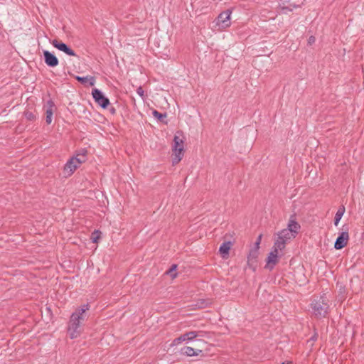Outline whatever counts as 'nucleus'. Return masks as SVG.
Wrapping results in <instances>:
<instances>
[{
	"mask_svg": "<svg viewBox=\"0 0 364 364\" xmlns=\"http://www.w3.org/2000/svg\"><path fill=\"white\" fill-rule=\"evenodd\" d=\"M88 309L89 305L85 304L72 314L68 327V333L70 338L73 339L80 336L82 332L80 323L85 320V314Z\"/></svg>",
	"mask_w": 364,
	"mask_h": 364,
	"instance_id": "1",
	"label": "nucleus"
},
{
	"mask_svg": "<svg viewBox=\"0 0 364 364\" xmlns=\"http://www.w3.org/2000/svg\"><path fill=\"white\" fill-rule=\"evenodd\" d=\"M183 139V132L181 131L177 132L173 138V152L174 157L173 159V164H178L182 159L184 149Z\"/></svg>",
	"mask_w": 364,
	"mask_h": 364,
	"instance_id": "2",
	"label": "nucleus"
},
{
	"mask_svg": "<svg viewBox=\"0 0 364 364\" xmlns=\"http://www.w3.org/2000/svg\"><path fill=\"white\" fill-rule=\"evenodd\" d=\"M207 335V332L203 331H191L186 332L179 337L175 338L172 342V346H177L182 342H190L198 338H203Z\"/></svg>",
	"mask_w": 364,
	"mask_h": 364,
	"instance_id": "3",
	"label": "nucleus"
},
{
	"mask_svg": "<svg viewBox=\"0 0 364 364\" xmlns=\"http://www.w3.org/2000/svg\"><path fill=\"white\" fill-rule=\"evenodd\" d=\"M326 301V299L321 296L318 300H315L311 303L314 314L316 317L321 318L327 315L328 305Z\"/></svg>",
	"mask_w": 364,
	"mask_h": 364,
	"instance_id": "4",
	"label": "nucleus"
},
{
	"mask_svg": "<svg viewBox=\"0 0 364 364\" xmlns=\"http://www.w3.org/2000/svg\"><path fill=\"white\" fill-rule=\"evenodd\" d=\"M295 237L293 233H290L286 228L283 229L277 233V238L276 239L274 244L276 248H280L282 250L285 247L287 241Z\"/></svg>",
	"mask_w": 364,
	"mask_h": 364,
	"instance_id": "5",
	"label": "nucleus"
},
{
	"mask_svg": "<svg viewBox=\"0 0 364 364\" xmlns=\"http://www.w3.org/2000/svg\"><path fill=\"white\" fill-rule=\"evenodd\" d=\"M71 158L65 165L64 171L68 174H72L76 168L85 161V156L82 155Z\"/></svg>",
	"mask_w": 364,
	"mask_h": 364,
	"instance_id": "6",
	"label": "nucleus"
},
{
	"mask_svg": "<svg viewBox=\"0 0 364 364\" xmlns=\"http://www.w3.org/2000/svg\"><path fill=\"white\" fill-rule=\"evenodd\" d=\"M231 11L228 9L220 13L216 20V24L220 28L224 29L230 26Z\"/></svg>",
	"mask_w": 364,
	"mask_h": 364,
	"instance_id": "7",
	"label": "nucleus"
},
{
	"mask_svg": "<svg viewBox=\"0 0 364 364\" xmlns=\"http://www.w3.org/2000/svg\"><path fill=\"white\" fill-rule=\"evenodd\" d=\"M92 97L95 102L102 108H106L109 105V100L98 89L95 88L92 92Z\"/></svg>",
	"mask_w": 364,
	"mask_h": 364,
	"instance_id": "8",
	"label": "nucleus"
},
{
	"mask_svg": "<svg viewBox=\"0 0 364 364\" xmlns=\"http://www.w3.org/2000/svg\"><path fill=\"white\" fill-rule=\"evenodd\" d=\"M349 235L348 228H346L345 230L342 231L339 236L337 237L334 244L335 249L341 250L343 248L347 245Z\"/></svg>",
	"mask_w": 364,
	"mask_h": 364,
	"instance_id": "9",
	"label": "nucleus"
},
{
	"mask_svg": "<svg viewBox=\"0 0 364 364\" xmlns=\"http://www.w3.org/2000/svg\"><path fill=\"white\" fill-rule=\"evenodd\" d=\"M280 250V248H276L275 245H274L272 251L269 252L267 259V267L272 269L274 266L278 262V251Z\"/></svg>",
	"mask_w": 364,
	"mask_h": 364,
	"instance_id": "10",
	"label": "nucleus"
},
{
	"mask_svg": "<svg viewBox=\"0 0 364 364\" xmlns=\"http://www.w3.org/2000/svg\"><path fill=\"white\" fill-rule=\"evenodd\" d=\"M52 45L59 50L64 52L70 56H76L75 51L63 42L58 40H53L52 41Z\"/></svg>",
	"mask_w": 364,
	"mask_h": 364,
	"instance_id": "11",
	"label": "nucleus"
},
{
	"mask_svg": "<svg viewBox=\"0 0 364 364\" xmlns=\"http://www.w3.org/2000/svg\"><path fill=\"white\" fill-rule=\"evenodd\" d=\"M46 122L48 124L52 122L53 112L55 109V105L52 100H48L45 105Z\"/></svg>",
	"mask_w": 364,
	"mask_h": 364,
	"instance_id": "12",
	"label": "nucleus"
},
{
	"mask_svg": "<svg viewBox=\"0 0 364 364\" xmlns=\"http://www.w3.org/2000/svg\"><path fill=\"white\" fill-rule=\"evenodd\" d=\"M46 64L49 67H55L58 65V60L55 55L48 50L43 51Z\"/></svg>",
	"mask_w": 364,
	"mask_h": 364,
	"instance_id": "13",
	"label": "nucleus"
},
{
	"mask_svg": "<svg viewBox=\"0 0 364 364\" xmlns=\"http://www.w3.org/2000/svg\"><path fill=\"white\" fill-rule=\"evenodd\" d=\"M200 353H202L201 350H196L190 346H186L181 348V353L187 356H197Z\"/></svg>",
	"mask_w": 364,
	"mask_h": 364,
	"instance_id": "14",
	"label": "nucleus"
},
{
	"mask_svg": "<svg viewBox=\"0 0 364 364\" xmlns=\"http://www.w3.org/2000/svg\"><path fill=\"white\" fill-rule=\"evenodd\" d=\"M290 233H293V235H296L300 229V225L294 220L291 219L288 223L287 228H286Z\"/></svg>",
	"mask_w": 364,
	"mask_h": 364,
	"instance_id": "15",
	"label": "nucleus"
},
{
	"mask_svg": "<svg viewBox=\"0 0 364 364\" xmlns=\"http://www.w3.org/2000/svg\"><path fill=\"white\" fill-rule=\"evenodd\" d=\"M76 80L82 84L89 83L90 86H93L95 83V80L92 76L80 77L77 76Z\"/></svg>",
	"mask_w": 364,
	"mask_h": 364,
	"instance_id": "16",
	"label": "nucleus"
},
{
	"mask_svg": "<svg viewBox=\"0 0 364 364\" xmlns=\"http://www.w3.org/2000/svg\"><path fill=\"white\" fill-rule=\"evenodd\" d=\"M231 247V242H223L219 249L220 252L223 255V257H225L226 255H228L230 249Z\"/></svg>",
	"mask_w": 364,
	"mask_h": 364,
	"instance_id": "17",
	"label": "nucleus"
},
{
	"mask_svg": "<svg viewBox=\"0 0 364 364\" xmlns=\"http://www.w3.org/2000/svg\"><path fill=\"white\" fill-rule=\"evenodd\" d=\"M345 213V207L344 206H341L338 208V210H337L336 213V215H335V218H334V225L336 226H337L341 220V219L342 218L343 214Z\"/></svg>",
	"mask_w": 364,
	"mask_h": 364,
	"instance_id": "18",
	"label": "nucleus"
},
{
	"mask_svg": "<svg viewBox=\"0 0 364 364\" xmlns=\"http://www.w3.org/2000/svg\"><path fill=\"white\" fill-rule=\"evenodd\" d=\"M257 250L258 249L255 248L254 250H252L248 255L247 257V262L250 264V262H252L253 260H255L257 257Z\"/></svg>",
	"mask_w": 364,
	"mask_h": 364,
	"instance_id": "19",
	"label": "nucleus"
},
{
	"mask_svg": "<svg viewBox=\"0 0 364 364\" xmlns=\"http://www.w3.org/2000/svg\"><path fill=\"white\" fill-rule=\"evenodd\" d=\"M177 265L173 264L171 267L169 269V270L167 272V274L171 276V278H175L176 277V270Z\"/></svg>",
	"mask_w": 364,
	"mask_h": 364,
	"instance_id": "20",
	"label": "nucleus"
},
{
	"mask_svg": "<svg viewBox=\"0 0 364 364\" xmlns=\"http://www.w3.org/2000/svg\"><path fill=\"white\" fill-rule=\"evenodd\" d=\"M210 302L206 300H201L200 301L198 302L197 306L200 309H203L206 307Z\"/></svg>",
	"mask_w": 364,
	"mask_h": 364,
	"instance_id": "21",
	"label": "nucleus"
},
{
	"mask_svg": "<svg viewBox=\"0 0 364 364\" xmlns=\"http://www.w3.org/2000/svg\"><path fill=\"white\" fill-rule=\"evenodd\" d=\"M153 115H154L155 117H156V118H158V119H162L163 117H166V114H161V113L159 112H158V111H156V110H154V111L153 112Z\"/></svg>",
	"mask_w": 364,
	"mask_h": 364,
	"instance_id": "22",
	"label": "nucleus"
},
{
	"mask_svg": "<svg viewBox=\"0 0 364 364\" xmlns=\"http://www.w3.org/2000/svg\"><path fill=\"white\" fill-rule=\"evenodd\" d=\"M25 116L28 119V120H33L35 118V116L34 114L32 113V112H27L25 113Z\"/></svg>",
	"mask_w": 364,
	"mask_h": 364,
	"instance_id": "23",
	"label": "nucleus"
},
{
	"mask_svg": "<svg viewBox=\"0 0 364 364\" xmlns=\"http://www.w3.org/2000/svg\"><path fill=\"white\" fill-rule=\"evenodd\" d=\"M137 94L141 97L144 98V90L141 87H139L136 90Z\"/></svg>",
	"mask_w": 364,
	"mask_h": 364,
	"instance_id": "24",
	"label": "nucleus"
},
{
	"mask_svg": "<svg viewBox=\"0 0 364 364\" xmlns=\"http://www.w3.org/2000/svg\"><path fill=\"white\" fill-rule=\"evenodd\" d=\"M262 235H259L257 239V241L255 242V248H257V249H259V244L262 240Z\"/></svg>",
	"mask_w": 364,
	"mask_h": 364,
	"instance_id": "25",
	"label": "nucleus"
},
{
	"mask_svg": "<svg viewBox=\"0 0 364 364\" xmlns=\"http://www.w3.org/2000/svg\"><path fill=\"white\" fill-rule=\"evenodd\" d=\"M315 41H316V38L314 36H311L309 38V40H308V43L309 45H312L313 43H315Z\"/></svg>",
	"mask_w": 364,
	"mask_h": 364,
	"instance_id": "26",
	"label": "nucleus"
},
{
	"mask_svg": "<svg viewBox=\"0 0 364 364\" xmlns=\"http://www.w3.org/2000/svg\"><path fill=\"white\" fill-rule=\"evenodd\" d=\"M281 9L283 11V12L285 13V14H287V11H292V9L289 8V7L282 6Z\"/></svg>",
	"mask_w": 364,
	"mask_h": 364,
	"instance_id": "27",
	"label": "nucleus"
},
{
	"mask_svg": "<svg viewBox=\"0 0 364 364\" xmlns=\"http://www.w3.org/2000/svg\"><path fill=\"white\" fill-rule=\"evenodd\" d=\"M97 239H98V237H92V241L94 242H97Z\"/></svg>",
	"mask_w": 364,
	"mask_h": 364,
	"instance_id": "28",
	"label": "nucleus"
},
{
	"mask_svg": "<svg viewBox=\"0 0 364 364\" xmlns=\"http://www.w3.org/2000/svg\"><path fill=\"white\" fill-rule=\"evenodd\" d=\"M111 112H114V109H112L111 110Z\"/></svg>",
	"mask_w": 364,
	"mask_h": 364,
	"instance_id": "29",
	"label": "nucleus"
},
{
	"mask_svg": "<svg viewBox=\"0 0 364 364\" xmlns=\"http://www.w3.org/2000/svg\"><path fill=\"white\" fill-rule=\"evenodd\" d=\"M282 364H284V363H282Z\"/></svg>",
	"mask_w": 364,
	"mask_h": 364,
	"instance_id": "30",
	"label": "nucleus"
}]
</instances>
